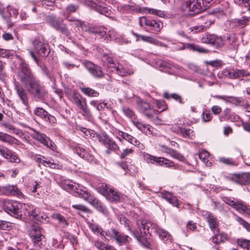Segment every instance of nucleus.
Instances as JSON below:
<instances>
[{
	"label": "nucleus",
	"instance_id": "nucleus-44",
	"mask_svg": "<svg viewBox=\"0 0 250 250\" xmlns=\"http://www.w3.org/2000/svg\"><path fill=\"white\" fill-rule=\"evenodd\" d=\"M91 33L98 34L101 37H104L105 35L104 28L102 27L92 26Z\"/></svg>",
	"mask_w": 250,
	"mask_h": 250
},
{
	"label": "nucleus",
	"instance_id": "nucleus-24",
	"mask_svg": "<svg viewBox=\"0 0 250 250\" xmlns=\"http://www.w3.org/2000/svg\"><path fill=\"white\" fill-rule=\"evenodd\" d=\"M84 4L88 7L95 8L101 14H104L106 11V9L104 7L98 5L93 0H82Z\"/></svg>",
	"mask_w": 250,
	"mask_h": 250
},
{
	"label": "nucleus",
	"instance_id": "nucleus-57",
	"mask_svg": "<svg viewBox=\"0 0 250 250\" xmlns=\"http://www.w3.org/2000/svg\"><path fill=\"white\" fill-rule=\"evenodd\" d=\"M32 232H33V233L34 232L35 234H36V233H38V232L41 233V230H40V227L39 225V224H37L32 225L30 230V232H29L30 236H31V233Z\"/></svg>",
	"mask_w": 250,
	"mask_h": 250
},
{
	"label": "nucleus",
	"instance_id": "nucleus-6",
	"mask_svg": "<svg viewBox=\"0 0 250 250\" xmlns=\"http://www.w3.org/2000/svg\"><path fill=\"white\" fill-rule=\"evenodd\" d=\"M45 20L47 23L57 31L66 36L69 35V31L66 25L63 23L62 19L57 18L53 15H50L46 17Z\"/></svg>",
	"mask_w": 250,
	"mask_h": 250
},
{
	"label": "nucleus",
	"instance_id": "nucleus-15",
	"mask_svg": "<svg viewBox=\"0 0 250 250\" xmlns=\"http://www.w3.org/2000/svg\"><path fill=\"white\" fill-rule=\"evenodd\" d=\"M85 67L88 71L95 77H102L103 76V72L101 68L89 61H85L83 63Z\"/></svg>",
	"mask_w": 250,
	"mask_h": 250
},
{
	"label": "nucleus",
	"instance_id": "nucleus-43",
	"mask_svg": "<svg viewBox=\"0 0 250 250\" xmlns=\"http://www.w3.org/2000/svg\"><path fill=\"white\" fill-rule=\"evenodd\" d=\"M161 150L170 156H179L176 151L165 146H162Z\"/></svg>",
	"mask_w": 250,
	"mask_h": 250
},
{
	"label": "nucleus",
	"instance_id": "nucleus-61",
	"mask_svg": "<svg viewBox=\"0 0 250 250\" xmlns=\"http://www.w3.org/2000/svg\"><path fill=\"white\" fill-rule=\"evenodd\" d=\"M202 120L204 122H209L211 119V116L208 112H203L202 115Z\"/></svg>",
	"mask_w": 250,
	"mask_h": 250
},
{
	"label": "nucleus",
	"instance_id": "nucleus-7",
	"mask_svg": "<svg viewBox=\"0 0 250 250\" xmlns=\"http://www.w3.org/2000/svg\"><path fill=\"white\" fill-rule=\"evenodd\" d=\"M4 210L11 216L18 218L21 215L22 205L15 201L4 200L2 202Z\"/></svg>",
	"mask_w": 250,
	"mask_h": 250
},
{
	"label": "nucleus",
	"instance_id": "nucleus-35",
	"mask_svg": "<svg viewBox=\"0 0 250 250\" xmlns=\"http://www.w3.org/2000/svg\"><path fill=\"white\" fill-rule=\"evenodd\" d=\"M24 206L30 218L34 221L39 213V211L36 210V209L33 206H26L25 205H24Z\"/></svg>",
	"mask_w": 250,
	"mask_h": 250
},
{
	"label": "nucleus",
	"instance_id": "nucleus-63",
	"mask_svg": "<svg viewBox=\"0 0 250 250\" xmlns=\"http://www.w3.org/2000/svg\"><path fill=\"white\" fill-rule=\"evenodd\" d=\"M108 148L110 150H113L114 151H116L118 149V146L116 144H115L114 142H109L108 144Z\"/></svg>",
	"mask_w": 250,
	"mask_h": 250
},
{
	"label": "nucleus",
	"instance_id": "nucleus-46",
	"mask_svg": "<svg viewBox=\"0 0 250 250\" xmlns=\"http://www.w3.org/2000/svg\"><path fill=\"white\" fill-rule=\"evenodd\" d=\"M237 243L242 248L250 250V241L246 239H238Z\"/></svg>",
	"mask_w": 250,
	"mask_h": 250
},
{
	"label": "nucleus",
	"instance_id": "nucleus-26",
	"mask_svg": "<svg viewBox=\"0 0 250 250\" xmlns=\"http://www.w3.org/2000/svg\"><path fill=\"white\" fill-rule=\"evenodd\" d=\"M145 24L150 26L152 30L159 32L163 27V23L155 20H149L145 19Z\"/></svg>",
	"mask_w": 250,
	"mask_h": 250
},
{
	"label": "nucleus",
	"instance_id": "nucleus-59",
	"mask_svg": "<svg viewBox=\"0 0 250 250\" xmlns=\"http://www.w3.org/2000/svg\"><path fill=\"white\" fill-rule=\"evenodd\" d=\"M72 207L74 208L82 210L83 212H89V209L86 208L85 206L79 204V205H72Z\"/></svg>",
	"mask_w": 250,
	"mask_h": 250
},
{
	"label": "nucleus",
	"instance_id": "nucleus-28",
	"mask_svg": "<svg viewBox=\"0 0 250 250\" xmlns=\"http://www.w3.org/2000/svg\"><path fill=\"white\" fill-rule=\"evenodd\" d=\"M93 244L99 250H117L113 247L99 240L94 241Z\"/></svg>",
	"mask_w": 250,
	"mask_h": 250
},
{
	"label": "nucleus",
	"instance_id": "nucleus-2",
	"mask_svg": "<svg viewBox=\"0 0 250 250\" xmlns=\"http://www.w3.org/2000/svg\"><path fill=\"white\" fill-rule=\"evenodd\" d=\"M137 225L141 229H143L145 233L150 234L153 232H156L164 243H171V234L166 230L159 228L157 224L146 219H140L137 221Z\"/></svg>",
	"mask_w": 250,
	"mask_h": 250
},
{
	"label": "nucleus",
	"instance_id": "nucleus-9",
	"mask_svg": "<svg viewBox=\"0 0 250 250\" xmlns=\"http://www.w3.org/2000/svg\"><path fill=\"white\" fill-rule=\"evenodd\" d=\"M26 89L35 98L37 99L43 100L47 94L44 87L40 84V81L38 80L36 81Z\"/></svg>",
	"mask_w": 250,
	"mask_h": 250
},
{
	"label": "nucleus",
	"instance_id": "nucleus-5",
	"mask_svg": "<svg viewBox=\"0 0 250 250\" xmlns=\"http://www.w3.org/2000/svg\"><path fill=\"white\" fill-rule=\"evenodd\" d=\"M213 0H188L185 3L186 9L190 15L198 14L208 7V4Z\"/></svg>",
	"mask_w": 250,
	"mask_h": 250
},
{
	"label": "nucleus",
	"instance_id": "nucleus-25",
	"mask_svg": "<svg viewBox=\"0 0 250 250\" xmlns=\"http://www.w3.org/2000/svg\"><path fill=\"white\" fill-rule=\"evenodd\" d=\"M0 140L7 143L11 145H18L19 141L14 137L4 133L2 132H0Z\"/></svg>",
	"mask_w": 250,
	"mask_h": 250
},
{
	"label": "nucleus",
	"instance_id": "nucleus-29",
	"mask_svg": "<svg viewBox=\"0 0 250 250\" xmlns=\"http://www.w3.org/2000/svg\"><path fill=\"white\" fill-rule=\"evenodd\" d=\"M249 76H250V73L245 70L231 69V79H235Z\"/></svg>",
	"mask_w": 250,
	"mask_h": 250
},
{
	"label": "nucleus",
	"instance_id": "nucleus-10",
	"mask_svg": "<svg viewBox=\"0 0 250 250\" xmlns=\"http://www.w3.org/2000/svg\"><path fill=\"white\" fill-rule=\"evenodd\" d=\"M32 136L34 139L38 140L42 144L52 150H56V146L54 143L44 134L35 130L34 133L32 135Z\"/></svg>",
	"mask_w": 250,
	"mask_h": 250
},
{
	"label": "nucleus",
	"instance_id": "nucleus-16",
	"mask_svg": "<svg viewBox=\"0 0 250 250\" xmlns=\"http://www.w3.org/2000/svg\"><path fill=\"white\" fill-rule=\"evenodd\" d=\"M70 101L80 109L86 104V99L79 93L73 91L69 96Z\"/></svg>",
	"mask_w": 250,
	"mask_h": 250
},
{
	"label": "nucleus",
	"instance_id": "nucleus-54",
	"mask_svg": "<svg viewBox=\"0 0 250 250\" xmlns=\"http://www.w3.org/2000/svg\"><path fill=\"white\" fill-rule=\"evenodd\" d=\"M138 227L139 228L140 231H138V230H130L131 233L132 234V235L134 236V237L137 239L138 240L140 237V236H141V235H142V233L143 232L144 234V232L143 231V229H140V227L137 225ZM146 235L147 234H146Z\"/></svg>",
	"mask_w": 250,
	"mask_h": 250
},
{
	"label": "nucleus",
	"instance_id": "nucleus-22",
	"mask_svg": "<svg viewBox=\"0 0 250 250\" xmlns=\"http://www.w3.org/2000/svg\"><path fill=\"white\" fill-rule=\"evenodd\" d=\"M118 136L135 146L139 147L140 142L132 136L121 131H119Z\"/></svg>",
	"mask_w": 250,
	"mask_h": 250
},
{
	"label": "nucleus",
	"instance_id": "nucleus-37",
	"mask_svg": "<svg viewBox=\"0 0 250 250\" xmlns=\"http://www.w3.org/2000/svg\"><path fill=\"white\" fill-rule=\"evenodd\" d=\"M250 21V17L243 16L240 19H237L235 20V22L237 26L243 28L248 25V23Z\"/></svg>",
	"mask_w": 250,
	"mask_h": 250
},
{
	"label": "nucleus",
	"instance_id": "nucleus-48",
	"mask_svg": "<svg viewBox=\"0 0 250 250\" xmlns=\"http://www.w3.org/2000/svg\"><path fill=\"white\" fill-rule=\"evenodd\" d=\"M158 113V111L156 110L153 109H151L149 107L148 109L146 110L144 113L145 115L149 119H153L155 115H156Z\"/></svg>",
	"mask_w": 250,
	"mask_h": 250
},
{
	"label": "nucleus",
	"instance_id": "nucleus-39",
	"mask_svg": "<svg viewBox=\"0 0 250 250\" xmlns=\"http://www.w3.org/2000/svg\"><path fill=\"white\" fill-rule=\"evenodd\" d=\"M117 74L121 76H126L133 74V71L127 70L122 66L114 67Z\"/></svg>",
	"mask_w": 250,
	"mask_h": 250
},
{
	"label": "nucleus",
	"instance_id": "nucleus-52",
	"mask_svg": "<svg viewBox=\"0 0 250 250\" xmlns=\"http://www.w3.org/2000/svg\"><path fill=\"white\" fill-rule=\"evenodd\" d=\"M137 240L145 247L147 248L149 246V243L147 240L146 237L143 234L141 235L140 237Z\"/></svg>",
	"mask_w": 250,
	"mask_h": 250
},
{
	"label": "nucleus",
	"instance_id": "nucleus-1",
	"mask_svg": "<svg viewBox=\"0 0 250 250\" xmlns=\"http://www.w3.org/2000/svg\"><path fill=\"white\" fill-rule=\"evenodd\" d=\"M63 188L72 193L75 196H79L94 207L99 212L104 214H108V210L106 207L97 199L87 191L86 188L79 184H71L69 181L65 182L63 185Z\"/></svg>",
	"mask_w": 250,
	"mask_h": 250
},
{
	"label": "nucleus",
	"instance_id": "nucleus-55",
	"mask_svg": "<svg viewBox=\"0 0 250 250\" xmlns=\"http://www.w3.org/2000/svg\"><path fill=\"white\" fill-rule=\"evenodd\" d=\"M219 230H218V232L213 233L214 236L211 238L212 242L214 244H219L220 243H222V241L221 240V238L219 237Z\"/></svg>",
	"mask_w": 250,
	"mask_h": 250
},
{
	"label": "nucleus",
	"instance_id": "nucleus-14",
	"mask_svg": "<svg viewBox=\"0 0 250 250\" xmlns=\"http://www.w3.org/2000/svg\"><path fill=\"white\" fill-rule=\"evenodd\" d=\"M0 194L5 195H17L21 196L22 193L18 188L13 185H7L2 186L0 185Z\"/></svg>",
	"mask_w": 250,
	"mask_h": 250
},
{
	"label": "nucleus",
	"instance_id": "nucleus-42",
	"mask_svg": "<svg viewBox=\"0 0 250 250\" xmlns=\"http://www.w3.org/2000/svg\"><path fill=\"white\" fill-rule=\"evenodd\" d=\"M218 161L227 165L235 166L237 165V163L230 158L229 157H220Z\"/></svg>",
	"mask_w": 250,
	"mask_h": 250
},
{
	"label": "nucleus",
	"instance_id": "nucleus-27",
	"mask_svg": "<svg viewBox=\"0 0 250 250\" xmlns=\"http://www.w3.org/2000/svg\"><path fill=\"white\" fill-rule=\"evenodd\" d=\"M177 134L182 135L185 138H192L193 136V131L190 129H187L178 126L174 131Z\"/></svg>",
	"mask_w": 250,
	"mask_h": 250
},
{
	"label": "nucleus",
	"instance_id": "nucleus-11",
	"mask_svg": "<svg viewBox=\"0 0 250 250\" xmlns=\"http://www.w3.org/2000/svg\"><path fill=\"white\" fill-rule=\"evenodd\" d=\"M230 180L241 185L250 184V173L233 174L229 177Z\"/></svg>",
	"mask_w": 250,
	"mask_h": 250
},
{
	"label": "nucleus",
	"instance_id": "nucleus-58",
	"mask_svg": "<svg viewBox=\"0 0 250 250\" xmlns=\"http://www.w3.org/2000/svg\"><path fill=\"white\" fill-rule=\"evenodd\" d=\"M47 218V216L46 214L43 213H38L37 216H36V218H35L34 221H39L40 222H43L46 221V219Z\"/></svg>",
	"mask_w": 250,
	"mask_h": 250
},
{
	"label": "nucleus",
	"instance_id": "nucleus-23",
	"mask_svg": "<svg viewBox=\"0 0 250 250\" xmlns=\"http://www.w3.org/2000/svg\"><path fill=\"white\" fill-rule=\"evenodd\" d=\"M200 21V25L194 27L195 30V32H200L208 28L212 23V21L209 20L207 17L202 18Z\"/></svg>",
	"mask_w": 250,
	"mask_h": 250
},
{
	"label": "nucleus",
	"instance_id": "nucleus-3",
	"mask_svg": "<svg viewBox=\"0 0 250 250\" xmlns=\"http://www.w3.org/2000/svg\"><path fill=\"white\" fill-rule=\"evenodd\" d=\"M18 79L27 88L38 79L34 76L28 65L22 62L19 66Z\"/></svg>",
	"mask_w": 250,
	"mask_h": 250
},
{
	"label": "nucleus",
	"instance_id": "nucleus-49",
	"mask_svg": "<svg viewBox=\"0 0 250 250\" xmlns=\"http://www.w3.org/2000/svg\"><path fill=\"white\" fill-rule=\"evenodd\" d=\"M102 60L104 63H107L108 66L114 67V65L115 64L113 62L112 58L110 57L107 55H104L102 58Z\"/></svg>",
	"mask_w": 250,
	"mask_h": 250
},
{
	"label": "nucleus",
	"instance_id": "nucleus-40",
	"mask_svg": "<svg viewBox=\"0 0 250 250\" xmlns=\"http://www.w3.org/2000/svg\"><path fill=\"white\" fill-rule=\"evenodd\" d=\"M52 217L58 221L59 223L63 227H65L68 225L66 219L62 215L59 213H54L52 215Z\"/></svg>",
	"mask_w": 250,
	"mask_h": 250
},
{
	"label": "nucleus",
	"instance_id": "nucleus-51",
	"mask_svg": "<svg viewBox=\"0 0 250 250\" xmlns=\"http://www.w3.org/2000/svg\"><path fill=\"white\" fill-rule=\"evenodd\" d=\"M13 52L10 50H6L0 48V57L8 58L13 55Z\"/></svg>",
	"mask_w": 250,
	"mask_h": 250
},
{
	"label": "nucleus",
	"instance_id": "nucleus-56",
	"mask_svg": "<svg viewBox=\"0 0 250 250\" xmlns=\"http://www.w3.org/2000/svg\"><path fill=\"white\" fill-rule=\"evenodd\" d=\"M140 38L144 42H147L152 44L155 43V39L149 36L141 35Z\"/></svg>",
	"mask_w": 250,
	"mask_h": 250
},
{
	"label": "nucleus",
	"instance_id": "nucleus-30",
	"mask_svg": "<svg viewBox=\"0 0 250 250\" xmlns=\"http://www.w3.org/2000/svg\"><path fill=\"white\" fill-rule=\"evenodd\" d=\"M88 225L89 229L94 233H99L101 237L105 238V231H104L100 226L96 223L88 222Z\"/></svg>",
	"mask_w": 250,
	"mask_h": 250
},
{
	"label": "nucleus",
	"instance_id": "nucleus-41",
	"mask_svg": "<svg viewBox=\"0 0 250 250\" xmlns=\"http://www.w3.org/2000/svg\"><path fill=\"white\" fill-rule=\"evenodd\" d=\"M145 11L147 13L157 15L160 17H164L166 14L164 11L149 8H145Z\"/></svg>",
	"mask_w": 250,
	"mask_h": 250
},
{
	"label": "nucleus",
	"instance_id": "nucleus-32",
	"mask_svg": "<svg viewBox=\"0 0 250 250\" xmlns=\"http://www.w3.org/2000/svg\"><path fill=\"white\" fill-rule=\"evenodd\" d=\"M182 49L187 48L189 50H192L200 53H204L206 52V50L203 48L200 47L198 45L194 44L193 43H186L182 45Z\"/></svg>",
	"mask_w": 250,
	"mask_h": 250
},
{
	"label": "nucleus",
	"instance_id": "nucleus-18",
	"mask_svg": "<svg viewBox=\"0 0 250 250\" xmlns=\"http://www.w3.org/2000/svg\"><path fill=\"white\" fill-rule=\"evenodd\" d=\"M106 198L111 202H120L123 199V195L118 190L111 188H108Z\"/></svg>",
	"mask_w": 250,
	"mask_h": 250
},
{
	"label": "nucleus",
	"instance_id": "nucleus-45",
	"mask_svg": "<svg viewBox=\"0 0 250 250\" xmlns=\"http://www.w3.org/2000/svg\"><path fill=\"white\" fill-rule=\"evenodd\" d=\"M246 206L247 205L245 203L241 200H239L234 209H236L238 212L243 214L244 213Z\"/></svg>",
	"mask_w": 250,
	"mask_h": 250
},
{
	"label": "nucleus",
	"instance_id": "nucleus-17",
	"mask_svg": "<svg viewBox=\"0 0 250 250\" xmlns=\"http://www.w3.org/2000/svg\"><path fill=\"white\" fill-rule=\"evenodd\" d=\"M34 113L44 121L50 123L54 124L56 121V118L53 116L49 114L42 108H37L34 111Z\"/></svg>",
	"mask_w": 250,
	"mask_h": 250
},
{
	"label": "nucleus",
	"instance_id": "nucleus-38",
	"mask_svg": "<svg viewBox=\"0 0 250 250\" xmlns=\"http://www.w3.org/2000/svg\"><path fill=\"white\" fill-rule=\"evenodd\" d=\"M80 109L82 111V115L83 116L85 119L88 121H91L93 120V117L92 114L90 110L88 108L87 104Z\"/></svg>",
	"mask_w": 250,
	"mask_h": 250
},
{
	"label": "nucleus",
	"instance_id": "nucleus-47",
	"mask_svg": "<svg viewBox=\"0 0 250 250\" xmlns=\"http://www.w3.org/2000/svg\"><path fill=\"white\" fill-rule=\"evenodd\" d=\"M154 104L160 110L161 112L166 110L167 108V105L163 100H155L154 102Z\"/></svg>",
	"mask_w": 250,
	"mask_h": 250
},
{
	"label": "nucleus",
	"instance_id": "nucleus-4",
	"mask_svg": "<svg viewBox=\"0 0 250 250\" xmlns=\"http://www.w3.org/2000/svg\"><path fill=\"white\" fill-rule=\"evenodd\" d=\"M34 50H29V53L38 65L39 63V57H45L49 53L48 45L43 41L35 39L33 42Z\"/></svg>",
	"mask_w": 250,
	"mask_h": 250
},
{
	"label": "nucleus",
	"instance_id": "nucleus-13",
	"mask_svg": "<svg viewBox=\"0 0 250 250\" xmlns=\"http://www.w3.org/2000/svg\"><path fill=\"white\" fill-rule=\"evenodd\" d=\"M146 161L158 166H164L166 167L173 166L174 163L165 157H146Z\"/></svg>",
	"mask_w": 250,
	"mask_h": 250
},
{
	"label": "nucleus",
	"instance_id": "nucleus-53",
	"mask_svg": "<svg viewBox=\"0 0 250 250\" xmlns=\"http://www.w3.org/2000/svg\"><path fill=\"white\" fill-rule=\"evenodd\" d=\"M243 101V100L242 98L231 96L230 103L233 104L237 106L240 105Z\"/></svg>",
	"mask_w": 250,
	"mask_h": 250
},
{
	"label": "nucleus",
	"instance_id": "nucleus-19",
	"mask_svg": "<svg viewBox=\"0 0 250 250\" xmlns=\"http://www.w3.org/2000/svg\"><path fill=\"white\" fill-rule=\"evenodd\" d=\"M15 89L16 93L21 101L22 103L25 105L26 108L28 107V97L27 93L22 87L20 84H15Z\"/></svg>",
	"mask_w": 250,
	"mask_h": 250
},
{
	"label": "nucleus",
	"instance_id": "nucleus-21",
	"mask_svg": "<svg viewBox=\"0 0 250 250\" xmlns=\"http://www.w3.org/2000/svg\"><path fill=\"white\" fill-rule=\"evenodd\" d=\"M160 194L162 198L166 200L173 206L179 208L180 204L178 203L177 198L173 196L171 192L164 191L161 192Z\"/></svg>",
	"mask_w": 250,
	"mask_h": 250
},
{
	"label": "nucleus",
	"instance_id": "nucleus-12",
	"mask_svg": "<svg viewBox=\"0 0 250 250\" xmlns=\"http://www.w3.org/2000/svg\"><path fill=\"white\" fill-rule=\"evenodd\" d=\"M201 41L203 43L211 44L216 47H219L223 45L222 38L213 34L205 35L202 38Z\"/></svg>",
	"mask_w": 250,
	"mask_h": 250
},
{
	"label": "nucleus",
	"instance_id": "nucleus-33",
	"mask_svg": "<svg viewBox=\"0 0 250 250\" xmlns=\"http://www.w3.org/2000/svg\"><path fill=\"white\" fill-rule=\"evenodd\" d=\"M80 89L85 95L91 97H96L99 95L98 91L88 87H81Z\"/></svg>",
	"mask_w": 250,
	"mask_h": 250
},
{
	"label": "nucleus",
	"instance_id": "nucleus-8",
	"mask_svg": "<svg viewBox=\"0 0 250 250\" xmlns=\"http://www.w3.org/2000/svg\"><path fill=\"white\" fill-rule=\"evenodd\" d=\"M105 234L106 236L110 237L111 239L114 240L120 246L126 245L129 243L131 240L130 237L120 233L113 228H111L105 231Z\"/></svg>",
	"mask_w": 250,
	"mask_h": 250
},
{
	"label": "nucleus",
	"instance_id": "nucleus-31",
	"mask_svg": "<svg viewBox=\"0 0 250 250\" xmlns=\"http://www.w3.org/2000/svg\"><path fill=\"white\" fill-rule=\"evenodd\" d=\"M34 233H35L34 232ZM30 236L32 238V241L34 243L35 245H36L38 247H40L42 245V241L44 237L41 234V233L38 232V233L35 234H33V232H32Z\"/></svg>",
	"mask_w": 250,
	"mask_h": 250
},
{
	"label": "nucleus",
	"instance_id": "nucleus-64",
	"mask_svg": "<svg viewBox=\"0 0 250 250\" xmlns=\"http://www.w3.org/2000/svg\"><path fill=\"white\" fill-rule=\"evenodd\" d=\"M212 112L216 115L219 114L222 111V108L218 105H214L211 108Z\"/></svg>",
	"mask_w": 250,
	"mask_h": 250
},
{
	"label": "nucleus",
	"instance_id": "nucleus-50",
	"mask_svg": "<svg viewBox=\"0 0 250 250\" xmlns=\"http://www.w3.org/2000/svg\"><path fill=\"white\" fill-rule=\"evenodd\" d=\"M0 155L3 156H13L11 150L8 148L0 146Z\"/></svg>",
	"mask_w": 250,
	"mask_h": 250
},
{
	"label": "nucleus",
	"instance_id": "nucleus-20",
	"mask_svg": "<svg viewBox=\"0 0 250 250\" xmlns=\"http://www.w3.org/2000/svg\"><path fill=\"white\" fill-rule=\"evenodd\" d=\"M206 215V220L208 223L210 229L213 233L218 232V230H219L218 228L219 222L217 219L210 212H207Z\"/></svg>",
	"mask_w": 250,
	"mask_h": 250
},
{
	"label": "nucleus",
	"instance_id": "nucleus-34",
	"mask_svg": "<svg viewBox=\"0 0 250 250\" xmlns=\"http://www.w3.org/2000/svg\"><path fill=\"white\" fill-rule=\"evenodd\" d=\"M35 161L39 163H42L45 166H48L52 168H58L59 165L54 163L53 161H51L50 160H43L41 158H36Z\"/></svg>",
	"mask_w": 250,
	"mask_h": 250
},
{
	"label": "nucleus",
	"instance_id": "nucleus-60",
	"mask_svg": "<svg viewBox=\"0 0 250 250\" xmlns=\"http://www.w3.org/2000/svg\"><path fill=\"white\" fill-rule=\"evenodd\" d=\"M123 110L124 114L128 117L132 118L135 115L134 112L129 108L124 107Z\"/></svg>",
	"mask_w": 250,
	"mask_h": 250
},
{
	"label": "nucleus",
	"instance_id": "nucleus-62",
	"mask_svg": "<svg viewBox=\"0 0 250 250\" xmlns=\"http://www.w3.org/2000/svg\"><path fill=\"white\" fill-rule=\"evenodd\" d=\"M78 9V6L70 4L66 8V11L68 13L75 12L77 9Z\"/></svg>",
	"mask_w": 250,
	"mask_h": 250
},
{
	"label": "nucleus",
	"instance_id": "nucleus-36",
	"mask_svg": "<svg viewBox=\"0 0 250 250\" xmlns=\"http://www.w3.org/2000/svg\"><path fill=\"white\" fill-rule=\"evenodd\" d=\"M137 108L141 112L144 113L149 107L148 103L143 101L140 99H137L136 100Z\"/></svg>",
	"mask_w": 250,
	"mask_h": 250
}]
</instances>
